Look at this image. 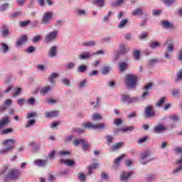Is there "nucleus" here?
Returning a JSON list of instances; mask_svg holds the SVG:
<instances>
[{
	"label": "nucleus",
	"instance_id": "1",
	"mask_svg": "<svg viewBox=\"0 0 182 182\" xmlns=\"http://www.w3.org/2000/svg\"><path fill=\"white\" fill-rule=\"evenodd\" d=\"M21 176V171L18 168H11L8 173L5 175L3 182H9L11 180H17Z\"/></svg>",
	"mask_w": 182,
	"mask_h": 182
},
{
	"label": "nucleus",
	"instance_id": "2",
	"mask_svg": "<svg viewBox=\"0 0 182 182\" xmlns=\"http://www.w3.org/2000/svg\"><path fill=\"white\" fill-rule=\"evenodd\" d=\"M137 85V76L135 75L128 74L125 77V86L128 89H134Z\"/></svg>",
	"mask_w": 182,
	"mask_h": 182
},
{
	"label": "nucleus",
	"instance_id": "3",
	"mask_svg": "<svg viewBox=\"0 0 182 182\" xmlns=\"http://www.w3.org/2000/svg\"><path fill=\"white\" fill-rule=\"evenodd\" d=\"M9 143H10V146L6 147L4 149L0 150L1 154H5V153H8V151H11V150H14L15 139H6L1 141L2 146H8Z\"/></svg>",
	"mask_w": 182,
	"mask_h": 182
},
{
	"label": "nucleus",
	"instance_id": "4",
	"mask_svg": "<svg viewBox=\"0 0 182 182\" xmlns=\"http://www.w3.org/2000/svg\"><path fill=\"white\" fill-rule=\"evenodd\" d=\"M82 126L85 129H98L99 130H103V129L106 127V124H98L95 125L92 123L87 122V123H82Z\"/></svg>",
	"mask_w": 182,
	"mask_h": 182
},
{
	"label": "nucleus",
	"instance_id": "5",
	"mask_svg": "<svg viewBox=\"0 0 182 182\" xmlns=\"http://www.w3.org/2000/svg\"><path fill=\"white\" fill-rule=\"evenodd\" d=\"M175 152L176 153V154H181V158L176 161V164H181V166L179 167L173 169V174H176V173H178L179 171H181V170H182V148H180V147L176 148Z\"/></svg>",
	"mask_w": 182,
	"mask_h": 182
},
{
	"label": "nucleus",
	"instance_id": "6",
	"mask_svg": "<svg viewBox=\"0 0 182 182\" xmlns=\"http://www.w3.org/2000/svg\"><path fill=\"white\" fill-rule=\"evenodd\" d=\"M139 101V98L134 97H130V95H122V102H123V103H128V105H130V103H134V102H138Z\"/></svg>",
	"mask_w": 182,
	"mask_h": 182
},
{
	"label": "nucleus",
	"instance_id": "7",
	"mask_svg": "<svg viewBox=\"0 0 182 182\" xmlns=\"http://www.w3.org/2000/svg\"><path fill=\"white\" fill-rule=\"evenodd\" d=\"M144 113L146 114L145 117L146 119H149V117H154V116H156V113L154 112V109L151 105L146 106Z\"/></svg>",
	"mask_w": 182,
	"mask_h": 182
},
{
	"label": "nucleus",
	"instance_id": "8",
	"mask_svg": "<svg viewBox=\"0 0 182 182\" xmlns=\"http://www.w3.org/2000/svg\"><path fill=\"white\" fill-rule=\"evenodd\" d=\"M58 31H54L51 33H49L46 36V41L48 43L49 42H53V41H55L56 39V36H58Z\"/></svg>",
	"mask_w": 182,
	"mask_h": 182
},
{
	"label": "nucleus",
	"instance_id": "9",
	"mask_svg": "<svg viewBox=\"0 0 182 182\" xmlns=\"http://www.w3.org/2000/svg\"><path fill=\"white\" fill-rule=\"evenodd\" d=\"M153 87V83L151 82H148L146 85H145V86L144 87V92L141 95V97L143 99H146V96H149V91L150 90V89H151Z\"/></svg>",
	"mask_w": 182,
	"mask_h": 182
},
{
	"label": "nucleus",
	"instance_id": "10",
	"mask_svg": "<svg viewBox=\"0 0 182 182\" xmlns=\"http://www.w3.org/2000/svg\"><path fill=\"white\" fill-rule=\"evenodd\" d=\"M11 122V118L9 117L6 116L0 120V129L2 127H5V126H8V124Z\"/></svg>",
	"mask_w": 182,
	"mask_h": 182
},
{
	"label": "nucleus",
	"instance_id": "11",
	"mask_svg": "<svg viewBox=\"0 0 182 182\" xmlns=\"http://www.w3.org/2000/svg\"><path fill=\"white\" fill-rule=\"evenodd\" d=\"M59 115V111H51L46 112V119H53V117H58Z\"/></svg>",
	"mask_w": 182,
	"mask_h": 182
},
{
	"label": "nucleus",
	"instance_id": "12",
	"mask_svg": "<svg viewBox=\"0 0 182 182\" xmlns=\"http://www.w3.org/2000/svg\"><path fill=\"white\" fill-rule=\"evenodd\" d=\"M53 14L51 12H47L44 14V16L42 18L43 23H48L50 19H52Z\"/></svg>",
	"mask_w": 182,
	"mask_h": 182
},
{
	"label": "nucleus",
	"instance_id": "13",
	"mask_svg": "<svg viewBox=\"0 0 182 182\" xmlns=\"http://www.w3.org/2000/svg\"><path fill=\"white\" fill-rule=\"evenodd\" d=\"M149 156H150V152L149 151H145L143 152L142 154H141V157H140V163L141 164H147L148 161H144V160H146V159H147V157H149Z\"/></svg>",
	"mask_w": 182,
	"mask_h": 182
},
{
	"label": "nucleus",
	"instance_id": "14",
	"mask_svg": "<svg viewBox=\"0 0 182 182\" xmlns=\"http://www.w3.org/2000/svg\"><path fill=\"white\" fill-rule=\"evenodd\" d=\"M130 50L129 47H126L124 44H121L119 46V55H125V53H127Z\"/></svg>",
	"mask_w": 182,
	"mask_h": 182
},
{
	"label": "nucleus",
	"instance_id": "15",
	"mask_svg": "<svg viewBox=\"0 0 182 182\" xmlns=\"http://www.w3.org/2000/svg\"><path fill=\"white\" fill-rule=\"evenodd\" d=\"M167 127L163 124H159L154 129V133H161V132H164L166 130Z\"/></svg>",
	"mask_w": 182,
	"mask_h": 182
},
{
	"label": "nucleus",
	"instance_id": "16",
	"mask_svg": "<svg viewBox=\"0 0 182 182\" xmlns=\"http://www.w3.org/2000/svg\"><path fill=\"white\" fill-rule=\"evenodd\" d=\"M57 53H58V48L54 46L51 47V48L48 51V56H50V58H55Z\"/></svg>",
	"mask_w": 182,
	"mask_h": 182
},
{
	"label": "nucleus",
	"instance_id": "17",
	"mask_svg": "<svg viewBox=\"0 0 182 182\" xmlns=\"http://www.w3.org/2000/svg\"><path fill=\"white\" fill-rule=\"evenodd\" d=\"M168 43V47H167V52H173L174 50V44L173 43V41L171 39H168L165 45H167Z\"/></svg>",
	"mask_w": 182,
	"mask_h": 182
},
{
	"label": "nucleus",
	"instance_id": "18",
	"mask_svg": "<svg viewBox=\"0 0 182 182\" xmlns=\"http://www.w3.org/2000/svg\"><path fill=\"white\" fill-rule=\"evenodd\" d=\"M60 163H63L66 166H68V167H73V166L75 165V161L70 159H61Z\"/></svg>",
	"mask_w": 182,
	"mask_h": 182
},
{
	"label": "nucleus",
	"instance_id": "19",
	"mask_svg": "<svg viewBox=\"0 0 182 182\" xmlns=\"http://www.w3.org/2000/svg\"><path fill=\"white\" fill-rule=\"evenodd\" d=\"M129 68V65L127 63L122 62L119 64V73H122Z\"/></svg>",
	"mask_w": 182,
	"mask_h": 182
},
{
	"label": "nucleus",
	"instance_id": "20",
	"mask_svg": "<svg viewBox=\"0 0 182 182\" xmlns=\"http://www.w3.org/2000/svg\"><path fill=\"white\" fill-rule=\"evenodd\" d=\"M123 144H124V142H123V141H120V142H117V143L114 144V146H112L111 147L112 151H116V150H117V149H120L121 147H122Z\"/></svg>",
	"mask_w": 182,
	"mask_h": 182
},
{
	"label": "nucleus",
	"instance_id": "21",
	"mask_svg": "<svg viewBox=\"0 0 182 182\" xmlns=\"http://www.w3.org/2000/svg\"><path fill=\"white\" fill-rule=\"evenodd\" d=\"M27 40H28V36H21L17 41V46H21L23 45V43H25Z\"/></svg>",
	"mask_w": 182,
	"mask_h": 182
},
{
	"label": "nucleus",
	"instance_id": "22",
	"mask_svg": "<svg viewBox=\"0 0 182 182\" xmlns=\"http://www.w3.org/2000/svg\"><path fill=\"white\" fill-rule=\"evenodd\" d=\"M130 176H132V172H122V174L120 175L121 181H124V180H127L130 177Z\"/></svg>",
	"mask_w": 182,
	"mask_h": 182
},
{
	"label": "nucleus",
	"instance_id": "23",
	"mask_svg": "<svg viewBox=\"0 0 182 182\" xmlns=\"http://www.w3.org/2000/svg\"><path fill=\"white\" fill-rule=\"evenodd\" d=\"M48 163V161L46 160H36L34 164L38 166V167H45V165Z\"/></svg>",
	"mask_w": 182,
	"mask_h": 182
},
{
	"label": "nucleus",
	"instance_id": "24",
	"mask_svg": "<svg viewBox=\"0 0 182 182\" xmlns=\"http://www.w3.org/2000/svg\"><path fill=\"white\" fill-rule=\"evenodd\" d=\"M11 133H14V129L12 128H6L0 132L1 136L11 134Z\"/></svg>",
	"mask_w": 182,
	"mask_h": 182
},
{
	"label": "nucleus",
	"instance_id": "25",
	"mask_svg": "<svg viewBox=\"0 0 182 182\" xmlns=\"http://www.w3.org/2000/svg\"><path fill=\"white\" fill-rule=\"evenodd\" d=\"M98 167H99V164H97V163H95V164H92L90 165L87 168H88V173L92 174V173H93L92 170L96 169Z\"/></svg>",
	"mask_w": 182,
	"mask_h": 182
},
{
	"label": "nucleus",
	"instance_id": "26",
	"mask_svg": "<svg viewBox=\"0 0 182 182\" xmlns=\"http://www.w3.org/2000/svg\"><path fill=\"white\" fill-rule=\"evenodd\" d=\"M93 4L100 8H103L105 6V0H93Z\"/></svg>",
	"mask_w": 182,
	"mask_h": 182
},
{
	"label": "nucleus",
	"instance_id": "27",
	"mask_svg": "<svg viewBox=\"0 0 182 182\" xmlns=\"http://www.w3.org/2000/svg\"><path fill=\"white\" fill-rule=\"evenodd\" d=\"M134 129V127H124L120 128V132H122V133H126L127 132H133Z\"/></svg>",
	"mask_w": 182,
	"mask_h": 182
},
{
	"label": "nucleus",
	"instance_id": "28",
	"mask_svg": "<svg viewBox=\"0 0 182 182\" xmlns=\"http://www.w3.org/2000/svg\"><path fill=\"white\" fill-rule=\"evenodd\" d=\"M132 15H134V16H141V15H143V10L140 8L136 9L135 10L133 11Z\"/></svg>",
	"mask_w": 182,
	"mask_h": 182
},
{
	"label": "nucleus",
	"instance_id": "29",
	"mask_svg": "<svg viewBox=\"0 0 182 182\" xmlns=\"http://www.w3.org/2000/svg\"><path fill=\"white\" fill-rule=\"evenodd\" d=\"M51 87L50 86L44 87L41 89L40 93L41 95H46L48 92H50Z\"/></svg>",
	"mask_w": 182,
	"mask_h": 182
},
{
	"label": "nucleus",
	"instance_id": "30",
	"mask_svg": "<svg viewBox=\"0 0 182 182\" xmlns=\"http://www.w3.org/2000/svg\"><path fill=\"white\" fill-rule=\"evenodd\" d=\"M9 170V165H4L0 170V176H4Z\"/></svg>",
	"mask_w": 182,
	"mask_h": 182
},
{
	"label": "nucleus",
	"instance_id": "31",
	"mask_svg": "<svg viewBox=\"0 0 182 182\" xmlns=\"http://www.w3.org/2000/svg\"><path fill=\"white\" fill-rule=\"evenodd\" d=\"M58 76H59V74H58L56 73H52L49 77V81L50 82V83H55L54 79H56V77H58Z\"/></svg>",
	"mask_w": 182,
	"mask_h": 182
},
{
	"label": "nucleus",
	"instance_id": "32",
	"mask_svg": "<svg viewBox=\"0 0 182 182\" xmlns=\"http://www.w3.org/2000/svg\"><path fill=\"white\" fill-rule=\"evenodd\" d=\"M124 157H126V154H122L119 157L117 158L114 160V164H115L116 166H117V164H120V161H122V159H124Z\"/></svg>",
	"mask_w": 182,
	"mask_h": 182
},
{
	"label": "nucleus",
	"instance_id": "33",
	"mask_svg": "<svg viewBox=\"0 0 182 182\" xmlns=\"http://www.w3.org/2000/svg\"><path fill=\"white\" fill-rule=\"evenodd\" d=\"M2 28L3 30L1 31V34L3 36H8V35H9V30L8 29V27L4 26Z\"/></svg>",
	"mask_w": 182,
	"mask_h": 182
},
{
	"label": "nucleus",
	"instance_id": "34",
	"mask_svg": "<svg viewBox=\"0 0 182 182\" xmlns=\"http://www.w3.org/2000/svg\"><path fill=\"white\" fill-rule=\"evenodd\" d=\"M1 46L3 50V53H6L7 50H9V47L5 43H1Z\"/></svg>",
	"mask_w": 182,
	"mask_h": 182
},
{
	"label": "nucleus",
	"instance_id": "35",
	"mask_svg": "<svg viewBox=\"0 0 182 182\" xmlns=\"http://www.w3.org/2000/svg\"><path fill=\"white\" fill-rule=\"evenodd\" d=\"M82 46L89 47V46H95L96 43L95 41H86L82 43Z\"/></svg>",
	"mask_w": 182,
	"mask_h": 182
},
{
	"label": "nucleus",
	"instance_id": "36",
	"mask_svg": "<svg viewBox=\"0 0 182 182\" xmlns=\"http://www.w3.org/2000/svg\"><path fill=\"white\" fill-rule=\"evenodd\" d=\"M162 26H164V28H173V24L171 23H170L169 21H162Z\"/></svg>",
	"mask_w": 182,
	"mask_h": 182
},
{
	"label": "nucleus",
	"instance_id": "37",
	"mask_svg": "<svg viewBox=\"0 0 182 182\" xmlns=\"http://www.w3.org/2000/svg\"><path fill=\"white\" fill-rule=\"evenodd\" d=\"M81 144L82 146V150H84V151H86V150H87L90 147V144L86 143V141H85V139Z\"/></svg>",
	"mask_w": 182,
	"mask_h": 182
},
{
	"label": "nucleus",
	"instance_id": "38",
	"mask_svg": "<svg viewBox=\"0 0 182 182\" xmlns=\"http://www.w3.org/2000/svg\"><path fill=\"white\" fill-rule=\"evenodd\" d=\"M166 102V97H163L159 100V101L156 103V106L158 107H161L163 105H164V102Z\"/></svg>",
	"mask_w": 182,
	"mask_h": 182
},
{
	"label": "nucleus",
	"instance_id": "39",
	"mask_svg": "<svg viewBox=\"0 0 182 182\" xmlns=\"http://www.w3.org/2000/svg\"><path fill=\"white\" fill-rule=\"evenodd\" d=\"M80 59H87L90 58V54L87 52L80 54L79 55Z\"/></svg>",
	"mask_w": 182,
	"mask_h": 182
},
{
	"label": "nucleus",
	"instance_id": "40",
	"mask_svg": "<svg viewBox=\"0 0 182 182\" xmlns=\"http://www.w3.org/2000/svg\"><path fill=\"white\" fill-rule=\"evenodd\" d=\"M36 123V121L33 119H31L27 122V124H26L25 127H31V126H33Z\"/></svg>",
	"mask_w": 182,
	"mask_h": 182
},
{
	"label": "nucleus",
	"instance_id": "41",
	"mask_svg": "<svg viewBox=\"0 0 182 182\" xmlns=\"http://www.w3.org/2000/svg\"><path fill=\"white\" fill-rule=\"evenodd\" d=\"M134 58L136 60H139L140 59V50H136L134 51Z\"/></svg>",
	"mask_w": 182,
	"mask_h": 182
},
{
	"label": "nucleus",
	"instance_id": "42",
	"mask_svg": "<svg viewBox=\"0 0 182 182\" xmlns=\"http://www.w3.org/2000/svg\"><path fill=\"white\" fill-rule=\"evenodd\" d=\"M8 8H9V4L6 3V4L0 6V11L1 12H4V11H6V9H8Z\"/></svg>",
	"mask_w": 182,
	"mask_h": 182
},
{
	"label": "nucleus",
	"instance_id": "43",
	"mask_svg": "<svg viewBox=\"0 0 182 182\" xmlns=\"http://www.w3.org/2000/svg\"><path fill=\"white\" fill-rule=\"evenodd\" d=\"M36 116H38L36 112H30L27 114L26 119H33V117H36Z\"/></svg>",
	"mask_w": 182,
	"mask_h": 182
},
{
	"label": "nucleus",
	"instance_id": "44",
	"mask_svg": "<svg viewBox=\"0 0 182 182\" xmlns=\"http://www.w3.org/2000/svg\"><path fill=\"white\" fill-rule=\"evenodd\" d=\"M31 23V21H21L19 25L21 28H24L25 26H28Z\"/></svg>",
	"mask_w": 182,
	"mask_h": 182
},
{
	"label": "nucleus",
	"instance_id": "45",
	"mask_svg": "<svg viewBox=\"0 0 182 182\" xmlns=\"http://www.w3.org/2000/svg\"><path fill=\"white\" fill-rule=\"evenodd\" d=\"M150 45V48H151L152 49H154L155 48H157V46H160V43L159 42H151L149 43Z\"/></svg>",
	"mask_w": 182,
	"mask_h": 182
},
{
	"label": "nucleus",
	"instance_id": "46",
	"mask_svg": "<svg viewBox=\"0 0 182 182\" xmlns=\"http://www.w3.org/2000/svg\"><path fill=\"white\" fill-rule=\"evenodd\" d=\"M41 39H42V36H36L32 39V42H33L34 43H38V42H39V41Z\"/></svg>",
	"mask_w": 182,
	"mask_h": 182
},
{
	"label": "nucleus",
	"instance_id": "47",
	"mask_svg": "<svg viewBox=\"0 0 182 182\" xmlns=\"http://www.w3.org/2000/svg\"><path fill=\"white\" fill-rule=\"evenodd\" d=\"M86 69H87L86 65H80L77 68V70L80 73H83V72H85Z\"/></svg>",
	"mask_w": 182,
	"mask_h": 182
},
{
	"label": "nucleus",
	"instance_id": "48",
	"mask_svg": "<svg viewBox=\"0 0 182 182\" xmlns=\"http://www.w3.org/2000/svg\"><path fill=\"white\" fill-rule=\"evenodd\" d=\"M180 79H182V69L177 73V77L175 80L176 82H178Z\"/></svg>",
	"mask_w": 182,
	"mask_h": 182
},
{
	"label": "nucleus",
	"instance_id": "49",
	"mask_svg": "<svg viewBox=\"0 0 182 182\" xmlns=\"http://www.w3.org/2000/svg\"><path fill=\"white\" fill-rule=\"evenodd\" d=\"M85 139H75L73 141V144L75 146H79V144H82V143H83V141Z\"/></svg>",
	"mask_w": 182,
	"mask_h": 182
},
{
	"label": "nucleus",
	"instance_id": "50",
	"mask_svg": "<svg viewBox=\"0 0 182 182\" xmlns=\"http://www.w3.org/2000/svg\"><path fill=\"white\" fill-rule=\"evenodd\" d=\"M105 139H107V141L109 146L110 143H112V141H113V136H112L110 135H107L105 136Z\"/></svg>",
	"mask_w": 182,
	"mask_h": 182
},
{
	"label": "nucleus",
	"instance_id": "51",
	"mask_svg": "<svg viewBox=\"0 0 182 182\" xmlns=\"http://www.w3.org/2000/svg\"><path fill=\"white\" fill-rule=\"evenodd\" d=\"M171 95L173 96V97H176L180 95V91L177 90H171Z\"/></svg>",
	"mask_w": 182,
	"mask_h": 182
},
{
	"label": "nucleus",
	"instance_id": "52",
	"mask_svg": "<svg viewBox=\"0 0 182 182\" xmlns=\"http://www.w3.org/2000/svg\"><path fill=\"white\" fill-rule=\"evenodd\" d=\"M128 21L127 19H123L119 24V28H123L126 23H127Z\"/></svg>",
	"mask_w": 182,
	"mask_h": 182
},
{
	"label": "nucleus",
	"instance_id": "53",
	"mask_svg": "<svg viewBox=\"0 0 182 182\" xmlns=\"http://www.w3.org/2000/svg\"><path fill=\"white\" fill-rule=\"evenodd\" d=\"M123 123V121L121 119H115L114 121V124L115 126H119Z\"/></svg>",
	"mask_w": 182,
	"mask_h": 182
},
{
	"label": "nucleus",
	"instance_id": "54",
	"mask_svg": "<svg viewBox=\"0 0 182 182\" xmlns=\"http://www.w3.org/2000/svg\"><path fill=\"white\" fill-rule=\"evenodd\" d=\"M147 139H148L147 136H144V137H142V138H139V139H138V143H139V144H141V143H144V141H147Z\"/></svg>",
	"mask_w": 182,
	"mask_h": 182
},
{
	"label": "nucleus",
	"instance_id": "55",
	"mask_svg": "<svg viewBox=\"0 0 182 182\" xmlns=\"http://www.w3.org/2000/svg\"><path fill=\"white\" fill-rule=\"evenodd\" d=\"M124 0H117L116 2L112 3V6H119L123 4Z\"/></svg>",
	"mask_w": 182,
	"mask_h": 182
},
{
	"label": "nucleus",
	"instance_id": "56",
	"mask_svg": "<svg viewBox=\"0 0 182 182\" xmlns=\"http://www.w3.org/2000/svg\"><path fill=\"white\" fill-rule=\"evenodd\" d=\"M48 181H50V182L56 181V176H55L52 174H50L48 176Z\"/></svg>",
	"mask_w": 182,
	"mask_h": 182
},
{
	"label": "nucleus",
	"instance_id": "57",
	"mask_svg": "<svg viewBox=\"0 0 182 182\" xmlns=\"http://www.w3.org/2000/svg\"><path fill=\"white\" fill-rule=\"evenodd\" d=\"M62 82L63 85H65V86H70V82H69V80L68 78H63L62 80Z\"/></svg>",
	"mask_w": 182,
	"mask_h": 182
},
{
	"label": "nucleus",
	"instance_id": "58",
	"mask_svg": "<svg viewBox=\"0 0 182 182\" xmlns=\"http://www.w3.org/2000/svg\"><path fill=\"white\" fill-rule=\"evenodd\" d=\"M109 70H110L109 67H104L102 68V75H107V73H109Z\"/></svg>",
	"mask_w": 182,
	"mask_h": 182
},
{
	"label": "nucleus",
	"instance_id": "59",
	"mask_svg": "<svg viewBox=\"0 0 182 182\" xmlns=\"http://www.w3.org/2000/svg\"><path fill=\"white\" fill-rule=\"evenodd\" d=\"M174 2V0H164V3L165 5H167L168 6H171V4Z\"/></svg>",
	"mask_w": 182,
	"mask_h": 182
},
{
	"label": "nucleus",
	"instance_id": "60",
	"mask_svg": "<svg viewBox=\"0 0 182 182\" xmlns=\"http://www.w3.org/2000/svg\"><path fill=\"white\" fill-rule=\"evenodd\" d=\"M78 178L79 180H80V181H85V180H86V176L83 173H80L78 176Z\"/></svg>",
	"mask_w": 182,
	"mask_h": 182
},
{
	"label": "nucleus",
	"instance_id": "61",
	"mask_svg": "<svg viewBox=\"0 0 182 182\" xmlns=\"http://www.w3.org/2000/svg\"><path fill=\"white\" fill-rule=\"evenodd\" d=\"M22 89L21 88H16V93L13 95L14 97H16V96L19 95V93H21Z\"/></svg>",
	"mask_w": 182,
	"mask_h": 182
},
{
	"label": "nucleus",
	"instance_id": "62",
	"mask_svg": "<svg viewBox=\"0 0 182 182\" xmlns=\"http://www.w3.org/2000/svg\"><path fill=\"white\" fill-rule=\"evenodd\" d=\"M11 105H12V100H6L4 103V105L6 106H11Z\"/></svg>",
	"mask_w": 182,
	"mask_h": 182
},
{
	"label": "nucleus",
	"instance_id": "63",
	"mask_svg": "<svg viewBox=\"0 0 182 182\" xmlns=\"http://www.w3.org/2000/svg\"><path fill=\"white\" fill-rule=\"evenodd\" d=\"M74 132H75V133H78L79 134H82V133L85 132V130L79 128H75L74 129Z\"/></svg>",
	"mask_w": 182,
	"mask_h": 182
},
{
	"label": "nucleus",
	"instance_id": "64",
	"mask_svg": "<svg viewBox=\"0 0 182 182\" xmlns=\"http://www.w3.org/2000/svg\"><path fill=\"white\" fill-rule=\"evenodd\" d=\"M147 38V33L144 32L139 36V39H146Z\"/></svg>",
	"mask_w": 182,
	"mask_h": 182
}]
</instances>
